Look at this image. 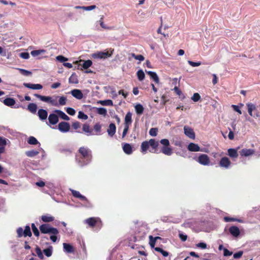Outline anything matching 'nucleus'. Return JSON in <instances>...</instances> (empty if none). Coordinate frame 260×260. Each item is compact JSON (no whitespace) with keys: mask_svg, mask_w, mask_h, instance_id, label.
<instances>
[{"mask_svg":"<svg viewBox=\"0 0 260 260\" xmlns=\"http://www.w3.org/2000/svg\"><path fill=\"white\" fill-rule=\"evenodd\" d=\"M34 96L39 99L41 101L43 102L50 104L52 106L55 107L58 106V104L57 101L58 96H55L54 98L52 96H43L39 94H35Z\"/></svg>","mask_w":260,"mask_h":260,"instance_id":"nucleus-1","label":"nucleus"},{"mask_svg":"<svg viewBox=\"0 0 260 260\" xmlns=\"http://www.w3.org/2000/svg\"><path fill=\"white\" fill-rule=\"evenodd\" d=\"M40 230L43 234H50L52 235H57L59 233L56 228L51 226L49 224L45 223L40 226Z\"/></svg>","mask_w":260,"mask_h":260,"instance_id":"nucleus-2","label":"nucleus"},{"mask_svg":"<svg viewBox=\"0 0 260 260\" xmlns=\"http://www.w3.org/2000/svg\"><path fill=\"white\" fill-rule=\"evenodd\" d=\"M79 152L81 154L82 157L86 160V161L84 162L82 165H86L90 161L91 159V151L85 147H81L79 149Z\"/></svg>","mask_w":260,"mask_h":260,"instance_id":"nucleus-3","label":"nucleus"},{"mask_svg":"<svg viewBox=\"0 0 260 260\" xmlns=\"http://www.w3.org/2000/svg\"><path fill=\"white\" fill-rule=\"evenodd\" d=\"M197 161L201 165L203 166H210L213 164L211 163L209 157L205 154H200Z\"/></svg>","mask_w":260,"mask_h":260,"instance_id":"nucleus-4","label":"nucleus"},{"mask_svg":"<svg viewBox=\"0 0 260 260\" xmlns=\"http://www.w3.org/2000/svg\"><path fill=\"white\" fill-rule=\"evenodd\" d=\"M112 54V52L111 53H109L108 52H102L98 51L92 54L91 56L93 58L95 59H106L111 56Z\"/></svg>","mask_w":260,"mask_h":260,"instance_id":"nucleus-5","label":"nucleus"},{"mask_svg":"<svg viewBox=\"0 0 260 260\" xmlns=\"http://www.w3.org/2000/svg\"><path fill=\"white\" fill-rule=\"evenodd\" d=\"M58 128L61 133H67L70 129V125L67 122H61L58 125Z\"/></svg>","mask_w":260,"mask_h":260,"instance_id":"nucleus-6","label":"nucleus"},{"mask_svg":"<svg viewBox=\"0 0 260 260\" xmlns=\"http://www.w3.org/2000/svg\"><path fill=\"white\" fill-rule=\"evenodd\" d=\"M240 154L242 157H249L253 155L255 151L253 149L243 148L240 151Z\"/></svg>","mask_w":260,"mask_h":260,"instance_id":"nucleus-7","label":"nucleus"},{"mask_svg":"<svg viewBox=\"0 0 260 260\" xmlns=\"http://www.w3.org/2000/svg\"><path fill=\"white\" fill-rule=\"evenodd\" d=\"M219 165L221 168L228 169L231 165V162L228 157H223L220 159Z\"/></svg>","mask_w":260,"mask_h":260,"instance_id":"nucleus-8","label":"nucleus"},{"mask_svg":"<svg viewBox=\"0 0 260 260\" xmlns=\"http://www.w3.org/2000/svg\"><path fill=\"white\" fill-rule=\"evenodd\" d=\"M48 121L50 124L55 125L58 123L59 118L57 114L54 113V111L52 113L49 114L48 116Z\"/></svg>","mask_w":260,"mask_h":260,"instance_id":"nucleus-9","label":"nucleus"},{"mask_svg":"<svg viewBox=\"0 0 260 260\" xmlns=\"http://www.w3.org/2000/svg\"><path fill=\"white\" fill-rule=\"evenodd\" d=\"M103 18H104V16H102L101 17V19L99 21H97L95 24V27H96V29L98 30H100V28L99 27H98V24H99L100 25V26H101V27H102L103 28L105 29H107V30H112L113 29L112 27H111V26H108L107 25H106L104 22V21H103Z\"/></svg>","mask_w":260,"mask_h":260,"instance_id":"nucleus-10","label":"nucleus"},{"mask_svg":"<svg viewBox=\"0 0 260 260\" xmlns=\"http://www.w3.org/2000/svg\"><path fill=\"white\" fill-rule=\"evenodd\" d=\"M184 131L185 135L188 137V138L194 139L195 138V134L192 128L190 127L185 126L184 127Z\"/></svg>","mask_w":260,"mask_h":260,"instance_id":"nucleus-11","label":"nucleus"},{"mask_svg":"<svg viewBox=\"0 0 260 260\" xmlns=\"http://www.w3.org/2000/svg\"><path fill=\"white\" fill-rule=\"evenodd\" d=\"M187 149L190 151H193V152H198V151H204V152H207L206 151H204L200 149V147L199 146L195 143H190L188 146Z\"/></svg>","mask_w":260,"mask_h":260,"instance_id":"nucleus-12","label":"nucleus"},{"mask_svg":"<svg viewBox=\"0 0 260 260\" xmlns=\"http://www.w3.org/2000/svg\"><path fill=\"white\" fill-rule=\"evenodd\" d=\"M23 85L28 88H30L34 90H39L43 88L42 85L40 84H31L27 83H24Z\"/></svg>","mask_w":260,"mask_h":260,"instance_id":"nucleus-13","label":"nucleus"},{"mask_svg":"<svg viewBox=\"0 0 260 260\" xmlns=\"http://www.w3.org/2000/svg\"><path fill=\"white\" fill-rule=\"evenodd\" d=\"M38 115L41 120L44 121L47 119L48 112L46 110L41 109L38 110Z\"/></svg>","mask_w":260,"mask_h":260,"instance_id":"nucleus-14","label":"nucleus"},{"mask_svg":"<svg viewBox=\"0 0 260 260\" xmlns=\"http://www.w3.org/2000/svg\"><path fill=\"white\" fill-rule=\"evenodd\" d=\"M71 94L78 100H81L83 97L82 91L79 89H73L71 91Z\"/></svg>","mask_w":260,"mask_h":260,"instance_id":"nucleus-15","label":"nucleus"},{"mask_svg":"<svg viewBox=\"0 0 260 260\" xmlns=\"http://www.w3.org/2000/svg\"><path fill=\"white\" fill-rule=\"evenodd\" d=\"M148 142L149 146L151 147L152 149L154 150V151L150 150V152H156L157 150V148L158 146V142L156 141L154 139H151Z\"/></svg>","mask_w":260,"mask_h":260,"instance_id":"nucleus-16","label":"nucleus"},{"mask_svg":"<svg viewBox=\"0 0 260 260\" xmlns=\"http://www.w3.org/2000/svg\"><path fill=\"white\" fill-rule=\"evenodd\" d=\"M230 148L228 150V155L232 158H236L238 156V149Z\"/></svg>","mask_w":260,"mask_h":260,"instance_id":"nucleus-17","label":"nucleus"},{"mask_svg":"<svg viewBox=\"0 0 260 260\" xmlns=\"http://www.w3.org/2000/svg\"><path fill=\"white\" fill-rule=\"evenodd\" d=\"M54 112L57 114L58 118L60 117V118L67 121L70 120V117L66 115L64 112L60 110H54Z\"/></svg>","mask_w":260,"mask_h":260,"instance_id":"nucleus-18","label":"nucleus"},{"mask_svg":"<svg viewBox=\"0 0 260 260\" xmlns=\"http://www.w3.org/2000/svg\"><path fill=\"white\" fill-rule=\"evenodd\" d=\"M229 232L232 235L236 237H238L240 234L239 229L236 226H231L229 229Z\"/></svg>","mask_w":260,"mask_h":260,"instance_id":"nucleus-19","label":"nucleus"},{"mask_svg":"<svg viewBox=\"0 0 260 260\" xmlns=\"http://www.w3.org/2000/svg\"><path fill=\"white\" fill-rule=\"evenodd\" d=\"M108 135L110 137H113L116 132V126L114 123H110L107 129Z\"/></svg>","mask_w":260,"mask_h":260,"instance_id":"nucleus-20","label":"nucleus"},{"mask_svg":"<svg viewBox=\"0 0 260 260\" xmlns=\"http://www.w3.org/2000/svg\"><path fill=\"white\" fill-rule=\"evenodd\" d=\"M161 152L166 155L170 156L173 153V150L170 146L162 147Z\"/></svg>","mask_w":260,"mask_h":260,"instance_id":"nucleus-21","label":"nucleus"},{"mask_svg":"<svg viewBox=\"0 0 260 260\" xmlns=\"http://www.w3.org/2000/svg\"><path fill=\"white\" fill-rule=\"evenodd\" d=\"M146 72L147 74H148L150 76L151 79L153 80V81L155 83H159V78L156 73L152 72V71H146Z\"/></svg>","mask_w":260,"mask_h":260,"instance_id":"nucleus-22","label":"nucleus"},{"mask_svg":"<svg viewBox=\"0 0 260 260\" xmlns=\"http://www.w3.org/2000/svg\"><path fill=\"white\" fill-rule=\"evenodd\" d=\"M98 218L94 217H90L86 219L85 220V222L88 224L90 226H94L98 221Z\"/></svg>","mask_w":260,"mask_h":260,"instance_id":"nucleus-23","label":"nucleus"},{"mask_svg":"<svg viewBox=\"0 0 260 260\" xmlns=\"http://www.w3.org/2000/svg\"><path fill=\"white\" fill-rule=\"evenodd\" d=\"M15 103L16 102L15 100L11 98H6L3 101V103L5 105L9 107H12L14 106Z\"/></svg>","mask_w":260,"mask_h":260,"instance_id":"nucleus-24","label":"nucleus"},{"mask_svg":"<svg viewBox=\"0 0 260 260\" xmlns=\"http://www.w3.org/2000/svg\"><path fill=\"white\" fill-rule=\"evenodd\" d=\"M37 108V105L34 103H30L27 106V110L33 114L36 113Z\"/></svg>","mask_w":260,"mask_h":260,"instance_id":"nucleus-25","label":"nucleus"},{"mask_svg":"<svg viewBox=\"0 0 260 260\" xmlns=\"http://www.w3.org/2000/svg\"><path fill=\"white\" fill-rule=\"evenodd\" d=\"M63 247L64 251L66 252L72 253L74 252L73 247L69 244L63 243Z\"/></svg>","mask_w":260,"mask_h":260,"instance_id":"nucleus-26","label":"nucleus"},{"mask_svg":"<svg viewBox=\"0 0 260 260\" xmlns=\"http://www.w3.org/2000/svg\"><path fill=\"white\" fill-rule=\"evenodd\" d=\"M132 122V113L131 112H128L126 113L124 119V125H129L131 124Z\"/></svg>","mask_w":260,"mask_h":260,"instance_id":"nucleus-27","label":"nucleus"},{"mask_svg":"<svg viewBox=\"0 0 260 260\" xmlns=\"http://www.w3.org/2000/svg\"><path fill=\"white\" fill-rule=\"evenodd\" d=\"M124 152L127 154H131L132 152V148L130 144L126 143L123 146Z\"/></svg>","mask_w":260,"mask_h":260,"instance_id":"nucleus-28","label":"nucleus"},{"mask_svg":"<svg viewBox=\"0 0 260 260\" xmlns=\"http://www.w3.org/2000/svg\"><path fill=\"white\" fill-rule=\"evenodd\" d=\"M149 147V145L148 141L143 142L141 145V152L143 154H145L147 149Z\"/></svg>","mask_w":260,"mask_h":260,"instance_id":"nucleus-29","label":"nucleus"},{"mask_svg":"<svg viewBox=\"0 0 260 260\" xmlns=\"http://www.w3.org/2000/svg\"><path fill=\"white\" fill-rule=\"evenodd\" d=\"M83 131L86 133L87 136L92 135V131L90 128V126L87 124H84L83 125Z\"/></svg>","mask_w":260,"mask_h":260,"instance_id":"nucleus-30","label":"nucleus"},{"mask_svg":"<svg viewBox=\"0 0 260 260\" xmlns=\"http://www.w3.org/2000/svg\"><path fill=\"white\" fill-rule=\"evenodd\" d=\"M42 220L45 222H49L53 221L54 219V218L49 215H42L41 217Z\"/></svg>","mask_w":260,"mask_h":260,"instance_id":"nucleus-31","label":"nucleus"},{"mask_svg":"<svg viewBox=\"0 0 260 260\" xmlns=\"http://www.w3.org/2000/svg\"><path fill=\"white\" fill-rule=\"evenodd\" d=\"M135 109L136 113L139 115H141L143 113L144 108L143 106L140 104H137L135 106Z\"/></svg>","mask_w":260,"mask_h":260,"instance_id":"nucleus-32","label":"nucleus"},{"mask_svg":"<svg viewBox=\"0 0 260 260\" xmlns=\"http://www.w3.org/2000/svg\"><path fill=\"white\" fill-rule=\"evenodd\" d=\"M70 83L77 84L78 83V79L77 76L75 74H72L69 79Z\"/></svg>","mask_w":260,"mask_h":260,"instance_id":"nucleus-33","label":"nucleus"},{"mask_svg":"<svg viewBox=\"0 0 260 260\" xmlns=\"http://www.w3.org/2000/svg\"><path fill=\"white\" fill-rule=\"evenodd\" d=\"M149 238L150 246H151V248H154L156 240L157 239H159L160 238L159 237L153 238L152 236H149Z\"/></svg>","mask_w":260,"mask_h":260,"instance_id":"nucleus-34","label":"nucleus"},{"mask_svg":"<svg viewBox=\"0 0 260 260\" xmlns=\"http://www.w3.org/2000/svg\"><path fill=\"white\" fill-rule=\"evenodd\" d=\"M137 75L139 81H143L145 78V74L142 70L138 71Z\"/></svg>","mask_w":260,"mask_h":260,"instance_id":"nucleus-35","label":"nucleus"},{"mask_svg":"<svg viewBox=\"0 0 260 260\" xmlns=\"http://www.w3.org/2000/svg\"><path fill=\"white\" fill-rule=\"evenodd\" d=\"M58 98H59L58 100V106H64L66 105L67 103V98L63 96H58Z\"/></svg>","mask_w":260,"mask_h":260,"instance_id":"nucleus-36","label":"nucleus"},{"mask_svg":"<svg viewBox=\"0 0 260 260\" xmlns=\"http://www.w3.org/2000/svg\"><path fill=\"white\" fill-rule=\"evenodd\" d=\"M39 153V151L35 150L27 151L25 152L26 155L28 157H34L38 155Z\"/></svg>","mask_w":260,"mask_h":260,"instance_id":"nucleus-37","label":"nucleus"},{"mask_svg":"<svg viewBox=\"0 0 260 260\" xmlns=\"http://www.w3.org/2000/svg\"><path fill=\"white\" fill-rule=\"evenodd\" d=\"M23 236L24 237H26V236L30 237L31 236V232L30 231V229L28 225H27L25 226V229L23 231Z\"/></svg>","mask_w":260,"mask_h":260,"instance_id":"nucleus-38","label":"nucleus"},{"mask_svg":"<svg viewBox=\"0 0 260 260\" xmlns=\"http://www.w3.org/2000/svg\"><path fill=\"white\" fill-rule=\"evenodd\" d=\"M246 106L247 107L248 110H250L252 112H254V113L257 111L255 105L252 103H247Z\"/></svg>","mask_w":260,"mask_h":260,"instance_id":"nucleus-39","label":"nucleus"},{"mask_svg":"<svg viewBox=\"0 0 260 260\" xmlns=\"http://www.w3.org/2000/svg\"><path fill=\"white\" fill-rule=\"evenodd\" d=\"M27 142L30 145H36L39 143L38 140L35 137L30 136L29 137Z\"/></svg>","mask_w":260,"mask_h":260,"instance_id":"nucleus-40","label":"nucleus"},{"mask_svg":"<svg viewBox=\"0 0 260 260\" xmlns=\"http://www.w3.org/2000/svg\"><path fill=\"white\" fill-rule=\"evenodd\" d=\"M92 64V62L90 60H87L86 61H84L82 67L84 69H87L88 68L91 66Z\"/></svg>","mask_w":260,"mask_h":260,"instance_id":"nucleus-41","label":"nucleus"},{"mask_svg":"<svg viewBox=\"0 0 260 260\" xmlns=\"http://www.w3.org/2000/svg\"><path fill=\"white\" fill-rule=\"evenodd\" d=\"M45 52V51L44 50H37L31 51L30 54L32 56L36 57L43 53H44Z\"/></svg>","mask_w":260,"mask_h":260,"instance_id":"nucleus-42","label":"nucleus"},{"mask_svg":"<svg viewBox=\"0 0 260 260\" xmlns=\"http://www.w3.org/2000/svg\"><path fill=\"white\" fill-rule=\"evenodd\" d=\"M99 103L104 106H113V102L111 100L100 101Z\"/></svg>","mask_w":260,"mask_h":260,"instance_id":"nucleus-43","label":"nucleus"},{"mask_svg":"<svg viewBox=\"0 0 260 260\" xmlns=\"http://www.w3.org/2000/svg\"><path fill=\"white\" fill-rule=\"evenodd\" d=\"M97 113L100 115L106 116L107 114V111L104 108H99L97 109Z\"/></svg>","mask_w":260,"mask_h":260,"instance_id":"nucleus-44","label":"nucleus"},{"mask_svg":"<svg viewBox=\"0 0 260 260\" xmlns=\"http://www.w3.org/2000/svg\"><path fill=\"white\" fill-rule=\"evenodd\" d=\"M43 252L46 256L47 257H50L52 253V247H50L48 248H46L43 250Z\"/></svg>","mask_w":260,"mask_h":260,"instance_id":"nucleus-45","label":"nucleus"},{"mask_svg":"<svg viewBox=\"0 0 260 260\" xmlns=\"http://www.w3.org/2000/svg\"><path fill=\"white\" fill-rule=\"evenodd\" d=\"M131 56L134 57L135 59L138 60L140 61L144 60V57L142 55H136L135 53H132Z\"/></svg>","mask_w":260,"mask_h":260,"instance_id":"nucleus-46","label":"nucleus"},{"mask_svg":"<svg viewBox=\"0 0 260 260\" xmlns=\"http://www.w3.org/2000/svg\"><path fill=\"white\" fill-rule=\"evenodd\" d=\"M18 70L21 74H22L23 75H24L25 76H30L31 75V72L29 71H27V70H26L24 69H18Z\"/></svg>","mask_w":260,"mask_h":260,"instance_id":"nucleus-47","label":"nucleus"},{"mask_svg":"<svg viewBox=\"0 0 260 260\" xmlns=\"http://www.w3.org/2000/svg\"><path fill=\"white\" fill-rule=\"evenodd\" d=\"M78 118L81 119L86 120L88 118V116L87 115L85 114L83 112L79 111L78 112Z\"/></svg>","mask_w":260,"mask_h":260,"instance_id":"nucleus-48","label":"nucleus"},{"mask_svg":"<svg viewBox=\"0 0 260 260\" xmlns=\"http://www.w3.org/2000/svg\"><path fill=\"white\" fill-rule=\"evenodd\" d=\"M160 143L161 145H162V147L170 146V142L169 140L167 139H161L160 141Z\"/></svg>","mask_w":260,"mask_h":260,"instance_id":"nucleus-49","label":"nucleus"},{"mask_svg":"<svg viewBox=\"0 0 260 260\" xmlns=\"http://www.w3.org/2000/svg\"><path fill=\"white\" fill-rule=\"evenodd\" d=\"M31 228H32V232L34 233V234L38 237L39 236V231L38 230V229H37V228L35 226V224L34 223H32L31 224Z\"/></svg>","mask_w":260,"mask_h":260,"instance_id":"nucleus-50","label":"nucleus"},{"mask_svg":"<svg viewBox=\"0 0 260 260\" xmlns=\"http://www.w3.org/2000/svg\"><path fill=\"white\" fill-rule=\"evenodd\" d=\"M158 129L157 128H151L149 131V135L152 137H155L157 135Z\"/></svg>","mask_w":260,"mask_h":260,"instance_id":"nucleus-51","label":"nucleus"},{"mask_svg":"<svg viewBox=\"0 0 260 260\" xmlns=\"http://www.w3.org/2000/svg\"><path fill=\"white\" fill-rule=\"evenodd\" d=\"M36 252L39 258L41 259H43L44 258V256L42 252L41 249L39 247H36Z\"/></svg>","mask_w":260,"mask_h":260,"instance_id":"nucleus-52","label":"nucleus"},{"mask_svg":"<svg viewBox=\"0 0 260 260\" xmlns=\"http://www.w3.org/2000/svg\"><path fill=\"white\" fill-rule=\"evenodd\" d=\"M66 112L68 114L72 116L74 115L76 113L75 110L73 108L70 107L66 108Z\"/></svg>","mask_w":260,"mask_h":260,"instance_id":"nucleus-53","label":"nucleus"},{"mask_svg":"<svg viewBox=\"0 0 260 260\" xmlns=\"http://www.w3.org/2000/svg\"><path fill=\"white\" fill-rule=\"evenodd\" d=\"M56 59L57 60L61 62H64V61H66L68 60V59L65 57H64L62 55H58L56 56Z\"/></svg>","mask_w":260,"mask_h":260,"instance_id":"nucleus-54","label":"nucleus"},{"mask_svg":"<svg viewBox=\"0 0 260 260\" xmlns=\"http://www.w3.org/2000/svg\"><path fill=\"white\" fill-rule=\"evenodd\" d=\"M8 141L7 139L0 137V146L5 147L7 145V142Z\"/></svg>","mask_w":260,"mask_h":260,"instance_id":"nucleus-55","label":"nucleus"},{"mask_svg":"<svg viewBox=\"0 0 260 260\" xmlns=\"http://www.w3.org/2000/svg\"><path fill=\"white\" fill-rule=\"evenodd\" d=\"M187 62L189 65H190L191 67H198L200 66L201 64V62L200 61L199 62H193L190 60H188Z\"/></svg>","mask_w":260,"mask_h":260,"instance_id":"nucleus-56","label":"nucleus"},{"mask_svg":"<svg viewBox=\"0 0 260 260\" xmlns=\"http://www.w3.org/2000/svg\"><path fill=\"white\" fill-rule=\"evenodd\" d=\"M201 96L200 94L198 93H194L193 95V96L191 98V99L193 101L196 102L199 101L200 99Z\"/></svg>","mask_w":260,"mask_h":260,"instance_id":"nucleus-57","label":"nucleus"},{"mask_svg":"<svg viewBox=\"0 0 260 260\" xmlns=\"http://www.w3.org/2000/svg\"><path fill=\"white\" fill-rule=\"evenodd\" d=\"M96 8L95 5H92L89 6H84V8H83V10L85 11H91L92 10H94Z\"/></svg>","mask_w":260,"mask_h":260,"instance_id":"nucleus-58","label":"nucleus"},{"mask_svg":"<svg viewBox=\"0 0 260 260\" xmlns=\"http://www.w3.org/2000/svg\"><path fill=\"white\" fill-rule=\"evenodd\" d=\"M243 254V252L242 251H239L238 252H236L234 254L233 257L235 259L239 258L241 257Z\"/></svg>","mask_w":260,"mask_h":260,"instance_id":"nucleus-59","label":"nucleus"},{"mask_svg":"<svg viewBox=\"0 0 260 260\" xmlns=\"http://www.w3.org/2000/svg\"><path fill=\"white\" fill-rule=\"evenodd\" d=\"M72 127L75 129H77L79 128H80L81 127V124L78 121H76V122H74L72 124Z\"/></svg>","mask_w":260,"mask_h":260,"instance_id":"nucleus-60","label":"nucleus"},{"mask_svg":"<svg viewBox=\"0 0 260 260\" xmlns=\"http://www.w3.org/2000/svg\"><path fill=\"white\" fill-rule=\"evenodd\" d=\"M94 129L100 133L101 132V125L100 123H96L94 125Z\"/></svg>","mask_w":260,"mask_h":260,"instance_id":"nucleus-61","label":"nucleus"},{"mask_svg":"<svg viewBox=\"0 0 260 260\" xmlns=\"http://www.w3.org/2000/svg\"><path fill=\"white\" fill-rule=\"evenodd\" d=\"M197 247L202 248L203 249H206L207 248V244L203 242H201L196 245Z\"/></svg>","mask_w":260,"mask_h":260,"instance_id":"nucleus-62","label":"nucleus"},{"mask_svg":"<svg viewBox=\"0 0 260 260\" xmlns=\"http://www.w3.org/2000/svg\"><path fill=\"white\" fill-rule=\"evenodd\" d=\"M233 254V252L230 251L228 249L224 248L223 249V255L224 256H230Z\"/></svg>","mask_w":260,"mask_h":260,"instance_id":"nucleus-63","label":"nucleus"},{"mask_svg":"<svg viewBox=\"0 0 260 260\" xmlns=\"http://www.w3.org/2000/svg\"><path fill=\"white\" fill-rule=\"evenodd\" d=\"M253 117L257 119L258 121L260 122V114L258 111H256L254 113Z\"/></svg>","mask_w":260,"mask_h":260,"instance_id":"nucleus-64","label":"nucleus"}]
</instances>
